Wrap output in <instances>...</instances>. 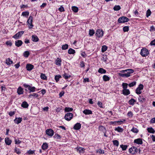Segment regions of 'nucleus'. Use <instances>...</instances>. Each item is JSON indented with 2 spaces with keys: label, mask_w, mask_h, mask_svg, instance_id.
Listing matches in <instances>:
<instances>
[{
  "label": "nucleus",
  "mask_w": 155,
  "mask_h": 155,
  "mask_svg": "<svg viewBox=\"0 0 155 155\" xmlns=\"http://www.w3.org/2000/svg\"><path fill=\"white\" fill-rule=\"evenodd\" d=\"M120 147L123 150H125L127 148V146L126 145H121Z\"/></svg>",
  "instance_id": "de8ad7c7"
},
{
  "label": "nucleus",
  "mask_w": 155,
  "mask_h": 155,
  "mask_svg": "<svg viewBox=\"0 0 155 155\" xmlns=\"http://www.w3.org/2000/svg\"><path fill=\"white\" fill-rule=\"evenodd\" d=\"M140 54L143 57H146L149 54L148 50L145 48H143L141 49L140 53Z\"/></svg>",
  "instance_id": "f03ea898"
},
{
  "label": "nucleus",
  "mask_w": 155,
  "mask_h": 155,
  "mask_svg": "<svg viewBox=\"0 0 155 155\" xmlns=\"http://www.w3.org/2000/svg\"><path fill=\"white\" fill-rule=\"evenodd\" d=\"M68 52L70 54H74L75 53V51L74 49L70 48L68 49Z\"/></svg>",
  "instance_id": "bb28decb"
},
{
  "label": "nucleus",
  "mask_w": 155,
  "mask_h": 155,
  "mask_svg": "<svg viewBox=\"0 0 155 155\" xmlns=\"http://www.w3.org/2000/svg\"><path fill=\"white\" fill-rule=\"evenodd\" d=\"M68 47V44L63 45L62 47V49L63 50H65L67 49Z\"/></svg>",
  "instance_id": "c03bdc74"
},
{
  "label": "nucleus",
  "mask_w": 155,
  "mask_h": 155,
  "mask_svg": "<svg viewBox=\"0 0 155 155\" xmlns=\"http://www.w3.org/2000/svg\"><path fill=\"white\" fill-rule=\"evenodd\" d=\"M139 101L140 102L142 103L145 101V99L143 98L142 97L139 96L138 97Z\"/></svg>",
  "instance_id": "79ce46f5"
},
{
  "label": "nucleus",
  "mask_w": 155,
  "mask_h": 155,
  "mask_svg": "<svg viewBox=\"0 0 155 155\" xmlns=\"http://www.w3.org/2000/svg\"><path fill=\"white\" fill-rule=\"evenodd\" d=\"M15 151L18 154H19L21 153L20 150L19 149L17 148V147L15 148Z\"/></svg>",
  "instance_id": "49530a36"
},
{
  "label": "nucleus",
  "mask_w": 155,
  "mask_h": 155,
  "mask_svg": "<svg viewBox=\"0 0 155 155\" xmlns=\"http://www.w3.org/2000/svg\"><path fill=\"white\" fill-rule=\"evenodd\" d=\"M28 104L26 101H24L21 104V107H28Z\"/></svg>",
  "instance_id": "a18cd8bd"
},
{
  "label": "nucleus",
  "mask_w": 155,
  "mask_h": 155,
  "mask_svg": "<svg viewBox=\"0 0 155 155\" xmlns=\"http://www.w3.org/2000/svg\"><path fill=\"white\" fill-rule=\"evenodd\" d=\"M107 57L106 55H103V57L102 58V60L103 61L105 62H107Z\"/></svg>",
  "instance_id": "8fccbe9b"
},
{
  "label": "nucleus",
  "mask_w": 155,
  "mask_h": 155,
  "mask_svg": "<svg viewBox=\"0 0 155 155\" xmlns=\"http://www.w3.org/2000/svg\"><path fill=\"white\" fill-rule=\"evenodd\" d=\"M8 46H12V43L10 41H7L5 43Z\"/></svg>",
  "instance_id": "bf43d9fd"
},
{
  "label": "nucleus",
  "mask_w": 155,
  "mask_h": 155,
  "mask_svg": "<svg viewBox=\"0 0 155 155\" xmlns=\"http://www.w3.org/2000/svg\"><path fill=\"white\" fill-rule=\"evenodd\" d=\"M83 113L85 114H92V111L89 110L85 109L83 111Z\"/></svg>",
  "instance_id": "412c9836"
},
{
  "label": "nucleus",
  "mask_w": 155,
  "mask_h": 155,
  "mask_svg": "<svg viewBox=\"0 0 155 155\" xmlns=\"http://www.w3.org/2000/svg\"><path fill=\"white\" fill-rule=\"evenodd\" d=\"M98 72L101 74H105L106 72V71L104 69L102 68H100L98 70Z\"/></svg>",
  "instance_id": "393cba45"
},
{
  "label": "nucleus",
  "mask_w": 155,
  "mask_h": 155,
  "mask_svg": "<svg viewBox=\"0 0 155 155\" xmlns=\"http://www.w3.org/2000/svg\"><path fill=\"white\" fill-rule=\"evenodd\" d=\"M81 128V124L79 123L76 124L74 126L73 128L76 130L80 129Z\"/></svg>",
  "instance_id": "dca6fc26"
},
{
  "label": "nucleus",
  "mask_w": 155,
  "mask_h": 155,
  "mask_svg": "<svg viewBox=\"0 0 155 155\" xmlns=\"http://www.w3.org/2000/svg\"><path fill=\"white\" fill-rule=\"evenodd\" d=\"M134 143L138 144H142L143 143V141L141 139L138 138L134 140Z\"/></svg>",
  "instance_id": "4468645a"
},
{
  "label": "nucleus",
  "mask_w": 155,
  "mask_h": 155,
  "mask_svg": "<svg viewBox=\"0 0 155 155\" xmlns=\"http://www.w3.org/2000/svg\"><path fill=\"white\" fill-rule=\"evenodd\" d=\"M24 33V31H19L13 36L12 37L15 39H18L22 36Z\"/></svg>",
  "instance_id": "6e6552de"
},
{
  "label": "nucleus",
  "mask_w": 155,
  "mask_h": 155,
  "mask_svg": "<svg viewBox=\"0 0 155 155\" xmlns=\"http://www.w3.org/2000/svg\"><path fill=\"white\" fill-rule=\"evenodd\" d=\"M89 31V35L90 36H92L94 34L95 31L93 29L90 30Z\"/></svg>",
  "instance_id": "a19ab883"
},
{
  "label": "nucleus",
  "mask_w": 155,
  "mask_h": 155,
  "mask_svg": "<svg viewBox=\"0 0 155 155\" xmlns=\"http://www.w3.org/2000/svg\"><path fill=\"white\" fill-rule=\"evenodd\" d=\"M35 89L36 88L35 87H31L29 90L30 93L35 92Z\"/></svg>",
  "instance_id": "603ef678"
},
{
  "label": "nucleus",
  "mask_w": 155,
  "mask_h": 155,
  "mask_svg": "<svg viewBox=\"0 0 155 155\" xmlns=\"http://www.w3.org/2000/svg\"><path fill=\"white\" fill-rule=\"evenodd\" d=\"M30 53L28 51H26L23 53V56L25 58H27L29 55Z\"/></svg>",
  "instance_id": "2f4dec72"
},
{
  "label": "nucleus",
  "mask_w": 155,
  "mask_h": 155,
  "mask_svg": "<svg viewBox=\"0 0 155 155\" xmlns=\"http://www.w3.org/2000/svg\"><path fill=\"white\" fill-rule=\"evenodd\" d=\"M22 120V118L21 117L17 118L16 117L15 119L14 120L15 122L18 124L20 123Z\"/></svg>",
  "instance_id": "a211bd4d"
},
{
  "label": "nucleus",
  "mask_w": 155,
  "mask_h": 155,
  "mask_svg": "<svg viewBox=\"0 0 155 155\" xmlns=\"http://www.w3.org/2000/svg\"><path fill=\"white\" fill-rule=\"evenodd\" d=\"M147 130L148 132L150 133L153 134L155 132V131L152 127L148 128L147 129Z\"/></svg>",
  "instance_id": "c85d7f7f"
},
{
  "label": "nucleus",
  "mask_w": 155,
  "mask_h": 155,
  "mask_svg": "<svg viewBox=\"0 0 155 155\" xmlns=\"http://www.w3.org/2000/svg\"><path fill=\"white\" fill-rule=\"evenodd\" d=\"M151 14V12L149 9H148L147 11L146 16L148 17L150 16Z\"/></svg>",
  "instance_id": "864d4df0"
},
{
  "label": "nucleus",
  "mask_w": 155,
  "mask_h": 155,
  "mask_svg": "<svg viewBox=\"0 0 155 155\" xmlns=\"http://www.w3.org/2000/svg\"><path fill=\"white\" fill-rule=\"evenodd\" d=\"M61 60L60 58H57L55 60V64L57 65L61 66Z\"/></svg>",
  "instance_id": "5701e85b"
},
{
  "label": "nucleus",
  "mask_w": 155,
  "mask_h": 155,
  "mask_svg": "<svg viewBox=\"0 0 155 155\" xmlns=\"http://www.w3.org/2000/svg\"><path fill=\"white\" fill-rule=\"evenodd\" d=\"M136 102V101L134 99L132 98L129 101V104L131 105H133L134 103H135Z\"/></svg>",
  "instance_id": "c756f323"
},
{
  "label": "nucleus",
  "mask_w": 155,
  "mask_h": 155,
  "mask_svg": "<svg viewBox=\"0 0 155 155\" xmlns=\"http://www.w3.org/2000/svg\"><path fill=\"white\" fill-rule=\"evenodd\" d=\"M54 137L55 138H56L58 139H60L61 138V136L58 134H55L54 136Z\"/></svg>",
  "instance_id": "13d9d810"
},
{
  "label": "nucleus",
  "mask_w": 155,
  "mask_h": 155,
  "mask_svg": "<svg viewBox=\"0 0 155 155\" xmlns=\"http://www.w3.org/2000/svg\"><path fill=\"white\" fill-rule=\"evenodd\" d=\"M23 86L25 87L28 88V90H29L30 89L31 87V86L30 85L26 84H24Z\"/></svg>",
  "instance_id": "6e6d98bb"
},
{
  "label": "nucleus",
  "mask_w": 155,
  "mask_h": 155,
  "mask_svg": "<svg viewBox=\"0 0 155 155\" xmlns=\"http://www.w3.org/2000/svg\"><path fill=\"white\" fill-rule=\"evenodd\" d=\"M73 115L72 113H68L66 114L64 116L65 119L67 121H70L73 117Z\"/></svg>",
  "instance_id": "423d86ee"
},
{
  "label": "nucleus",
  "mask_w": 155,
  "mask_h": 155,
  "mask_svg": "<svg viewBox=\"0 0 155 155\" xmlns=\"http://www.w3.org/2000/svg\"><path fill=\"white\" fill-rule=\"evenodd\" d=\"M76 149L77 151H78L80 153H83L84 152L85 149L84 148L77 147Z\"/></svg>",
  "instance_id": "6ab92c4d"
},
{
  "label": "nucleus",
  "mask_w": 155,
  "mask_h": 155,
  "mask_svg": "<svg viewBox=\"0 0 155 155\" xmlns=\"http://www.w3.org/2000/svg\"><path fill=\"white\" fill-rule=\"evenodd\" d=\"M99 129L103 133H105L106 132V130L105 128L102 126H100L99 127Z\"/></svg>",
  "instance_id": "cd10ccee"
},
{
  "label": "nucleus",
  "mask_w": 155,
  "mask_h": 155,
  "mask_svg": "<svg viewBox=\"0 0 155 155\" xmlns=\"http://www.w3.org/2000/svg\"><path fill=\"white\" fill-rule=\"evenodd\" d=\"M63 77L65 79H67L69 78L70 76V75H69L68 74L65 73L63 75Z\"/></svg>",
  "instance_id": "4d7b16f0"
},
{
  "label": "nucleus",
  "mask_w": 155,
  "mask_h": 155,
  "mask_svg": "<svg viewBox=\"0 0 155 155\" xmlns=\"http://www.w3.org/2000/svg\"><path fill=\"white\" fill-rule=\"evenodd\" d=\"M5 63L7 65H10L12 64L13 62L10 58H8L6 60Z\"/></svg>",
  "instance_id": "aec40b11"
},
{
  "label": "nucleus",
  "mask_w": 155,
  "mask_h": 155,
  "mask_svg": "<svg viewBox=\"0 0 155 155\" xmlns=\"http://www.w3.org/2000/svg\"><path fill=\"white\" fill-rule=\"evenodd\" d=\"M143 86L140 84L135 90V92L137 94H140L142 93V90L143 89Z\"/></svg>",
  "instance_id": "7ed1b4c3"
},
{
  "label": "nucleus",
  "mask_w": 155,
  "mask_h": 155,
  "mask_svg": "<svg viewBox=\"0 0 155 155\" xmlns=\"http://www.w3.org/2000/svg\"><path fill=\"white\" fill-rule=\"evenodd\" d=\"M15 143L16 144H19L21 143V141L19 140L15 139Z\"/></svg>",
  "instance_id": "69168bd1"
},
{
  "label": "nucleus",
  "mask_w": 155,
  "mask_h": 155,
  "mask_svg": "<svg viewBox=\"0 0 155 155\" xmlns=\"http://www.w3.org/2000/svg\"><path fill=\"white\" fill-rule=\"evenodd\" d=\"M48 144L46 143H44L41 146V148L43 150H45L48 148Z\"/></svg>",
  "instance_id": "b1692460"
},
{
  "label": "nucleus",
  "mask_w": 155,
  "mask_h": 155,
  "mask_svg": "<svg viewBox=\"0 0 155 155\" xmlns=\"http://www.w3.org/2000/svg\"><path fill=\"white\" fill-rule=\"evenodd\" d=\"M103 79L104 81H109L110 79V78L108 76L104 75L103 76Z\"/></svg>",
  "instance_id": "a878e982"
},
{
  "label": "nucleus",
  "mask_w": 155,
  "mask_h": 155,
  "mask_svg": "<svg viewBox=\"0 0 155 155\" xmlns=\"http://www.w3.org/2000/svg\"><path fill=\"white\" fill-rule=\"evenodd\" d=\"M72 11L75 13L78 12V8L76 6H73L72 7Z\"/></svg>",
  "instance_id": "7c9ffc66"
},
{
  "label": "nucleus",
  "mask_w": 155,
  "mask_h": 155,
  "mask_svg": "<svg viewBox=\"0 0 155 155\" xmlns=\"http://www.w3.org/2000/svg\"><path fill=\"white\" fill-rule=\"evenodd\" d=\"M40 77L43 80H46L47 78L45 75L42 73L41 74Z\"/></svg>",
  "instance_id": "ea45409f"
},
{
  "label": "nucleus",
  "mask_w": 155,
  "mask_h": 155,
  "mask_svg": "<svg viewBox=\"0 0 155 155\" xmlns=\"http://www.w3.org/2000/svg\"><path fill=\"white\" fill-rule=\"evenodd\" d=\"M34 67L33 65L30 64H27L26 66V68L28 71H31Z\"/></svg>",
  "instance_id": "9b49d317"
},
{
  "label": "nucleus",
  "mask_w": 155,
  "mask_h": 155,
  "mask_svg": "<svg viewBox=\"0 0 155 155\" xmlns=\"http://www.w3.org/2000/svg\"><path fill=\"white\" fill-rule=\"evenodd\" d=\"M150 31H155V28L153 25H152L150 27Z\"/></svg>",
  "instance_id": "e2e57ef3"
},
{
  "label": "nucleus",
  "mask_w": 155,
  "mask_h": 155,
  "mask_svg": "<svg viewBox=\"0 0 155 155\" xmlns=\"http://www.w3.org/2000/svg\"><path fill=\"white\" fill-rule=\"evenodd\" d=\"M134 70L131 69H129L121 71L118 74L121 77H128L130 76V74L134 72Z\"/></svg>",
  "instance_id": "f257e3e1"
},
{
  "label": "nucleus",
  "mask_w": 155,
  "mask_h": 155,
  "mask_svg": "<svg viewBox=\"0 0 155 155\" xmlns=\"http://www.w3.org/2000/svg\"><path fill=\"white\" fill-rule=\"evenodd\" d=\"M128 85V84L126 83H123L122 84V86L123 88V89H127Z\"/></svg>",
  "instance_id": "473e14b6"
},
{
  "label": "nucleus",
  "mask_w": 155,
  "mask_h": 155,
  "mask_svg": "<svg viewBox=\"0 0 155 155\" xmlns=\"http://www.w3.org/2000/svg\"><path fill=\"white\" fill-rule=\"evenodd\" d=\"M29 14V12H22L21 15L25 17H28Z\"/></svg>",
  "instance_id": "f704fd0d"
},
{
  "label": "nucleus",
  "mask_w": 155,
  "mask_h": 155,
  "mask_svg": "<svg viewBox=\"0 0 155 155\" xmlns=\"http://www.w3.org/2000/svg\"><path fill=\"white\" fill-rule=\"evenodd\" d=\"M107 49V46L105 45H103L102 46V48H101V51L102 52H104L106 51Z\"/></svg>",
  "instance_id": "4c0bfd02"
},
{
  "label": "nucleus",
  "mask_w": 155,
  "mask_h": 155,
  "mask_svg": "<svg viewBox=\"0 0 155 155\" xmlns=\"http://www.w3.org/2000/svg\"><path fill=\"white\" fill-rule=\"evenodd\" d=\"M124 120H123V121L120 120L117 121V125H120L123 123L124 121Z\"/></svg>",
  "instance_id": "338daca9"
},
{
  "label": "nucleus",
  "mask_w": 155,
  "mask_h": 155,
  "mask_svg": "<svg viewBox=\"0 0 155 155\" xmlns=\"http://www.w3.org/2000/svg\"><path fill=\"white\" fill-rule=\"evenodd\" d=\"M129 152L130 153L134 154L137 152V149L136 147H132L129 149Z\"/></svg>",
  "instance_id": "1a4fd4ad"
},
{
  "label": "nucleus",
  "mask_w": 155,
  "mask_h": 155,
  "mask_svg": "<svg viewBox=\"0 0 155 155\" xmlns=\"http://www.w3.org/2000/svg\"><path fill=\"white\" fill-rule=\"evenodd\" d=\"M150 44L151 45H155V39L151 42Z\"/></svg>",
  "instance_id": "774afa93"
},
{
  "label": "nucleus",
  "mask_w": 155,
  "mask_h": 155,
  "mask_svg": "<svg viewBox=\"0 0 155 155\" xmlns=\"http://www.w3.org/2000/svg\"><path fill=\"white\" fill-rule=\"evenodd\" d=\"M104 31L101 29L97 30L96 32V35L98 37H101L103 35Z\"/></svg>",
  "instance_id": "0eeeda50"
},
{
  "label": "nucleus",
  "mask_w": 155,
  "mask_h": 155,
  "mask_svg": "<svg viewBox=\"0 0 155 155\" xmlns=\"http://www.w3.org/2000/svg\"><path fill=\"white\" fill-rule=\"evenodd\" d=\"M5 142L7 145H9L11 144L12 140L8 138H5Z\"/></svg>",
  "instance_id": "4be33fe9"
},
{
  "label": "nucleus",
  "mask_w": 155,
  "mask_h": 155,
  "mask_svg": "<svg viewBox=\"0 0 155 155\" xmlns=\"http://www.w3.org/2000/svg\"><path fill=\"white\" fill-rule=\"evenodd\" d=\"M129 19L126 17L123 16L120 18L118 20V22L124 23L128 21Z\"/></svg>",
  "instance_id": "20e7f679"
},
{
  "label": "nucleus",
  "mask_w": 155,
  "mask_h": 155,
  "mask_svg": "<svg viewBox=\"0 0 155 155\" xmlns=\"http://www.w3.org/2000/svg\"><path fill=\"white\" fill-rule=\"evenodd\" d=\"M17 93L19 95H21L23 94L24 93L23 89L21 87H19L17 89Z\"/></svg>",
  "instance_id": "ddd939ff"
},
{
  "label": "nucleus",
  "mask_w": 155,
  "mask_h": 155,
  "mask_svg": "<svg viewBox=\"0 0 155 155\" xmlns=\"http://www.w3.org/2000/svg\"><path fill=\"white\" fill-rule=\"evenodd\" d=\"M136 84V81H133L128 84V86L130 87H132L135 85Z\"/></svg>",
  "instance_id": "58836bf2"
},
{
  "label": "nucleus",
  "mask_w": 155,
  "mask_h": 155,
  "mask_svg": "<svg viewBox=\"0 0 155 155\" xmlns=\"http://www.w3.org/2000/svg\"><path fill=\"white\" fill-rule=\"evenodd\" d=\"M122 94L125 96H127L130 94V92L128 89H123L122 90Z\"/></svg>",
  "instance_id": "f8f14e48"
},
{
  "label": "nucleus",
  "mask_w": 155,
  "mask_h": 155,
  "mask_svg": "<svg viewBox=\"0 0 155 155\" xmlns=\"http://www.w3.org/2000/svg\"><path fill=\"white\" fill-rule=\"evenodd\" d=\"M97 152L100 154H104V150L101 149L97 150Z\"/></svg>",
  "instance_id": "3c124183"
},
{
  "label": "nucleus",
  "mask_w": 155,
  "mask_h": 155,
  "mask_svg": "<svg viewBox=\"0 0 155 155\" xmlns=\"http://www.w3.org/2000/svg\"><path fill=\"white\" fill-rule=\"evenodd\" d=\"M23 44V42L21 40H18L15 41V45L17 47L21 46Z\"/></svg>",
  "instance_id": "2eb2a0df"
},
{
  "label": "nucleus",
  "mask_w": 155,
  "mask_h": 155,
  "mask_svg": "<svg viewBox=\"0 0 155 155\" xmlns=\"http://www.w3.org/2000/svg\"><path fill=\"white\" fill-rule=\"evenodd\" d=\"M46 133L48 136L51 137L53 135L54 132L53 130L50 129H48L46 130Z\"/></svg>",
  "instance_id": "9d476101"
},
{
  "label": "nucleus",
  "mask_w": 155,
  "mask_h": 155,
  "mask_svg": "<svg viewBox=\"0 0 155 155\" xmlns=\"http://www.w3.org/2000/svg\"><path fill=\"white\" fill-rule=\"evenodd\" d=\"M123 30L124 32H127L129 30V27L128 26H126L123 28Z\"/></svg>",
  "instance_id": "5fc2aeb1"
},
{
  "label": "nucleus",
  "mask_w": 155,
  "mask_h": 155,
  "mask_svg": "<svg viewBox=\"0 0 155 155\" xmlns=\"http://www.w3.org/2000/svg\"><path fill=\"white\" fill-rule=\"evenodd\" d=\"M31 96H33L35 97H37L38 96V95L36 93H34L32 94H31L29 95V97H31Z\"/></svg>",
  "instance_id": "09e8293b"
},
{
  "label": "nucleus",
  "mask_w": 155,
  "mask_h": 155,
  "mask_svg": "<svg viewBox=\"0 0 155 155\" xmlns=\"http://www.w3.org/2000/svg\"><path fill=\"white\" fill-rule=\"evenodd\" d=\"M64 110L65 112H68L72 111L73 110V108L70 107H65Z\"/></svg>",
  "instance_id": "e433bc0d"
},
{
  "label": "nucleus",
  "mask_w": 155,
  "mask_h": 155,
  "mask_svg": "<svg viewBox=\"0 0 155 155\" xmlns=\"http://www.w3.org/2000/svg\"><path fill=\"white\" fill-rule=\"evenodd\" d=\"M35 151V150H29L27 151V153L29 154H32L34 153Z\"/></svg>",
  "instance_id": "052dcab7"
},
{
  "label": "nucleus",
  "mask_w": 155,
  "mask_h": 155,
  "mask_svg": "<svg viewBox=\"0 0 155 155\" xmlns=\"http://www.w3.org/2000/svg\"><path fill=\"white\" fill-rule=\"evenodd\" d=\"M124 129L120 127H117V131L119 133H122L124 131Z\"/></svg>",
  "instance_id": "72a5a7b5"
},
{
  "label": "nucleus",
  "mask_w": 155,
  "mask_h": 155,
  "mask_svg": "<svg viewBox=\"0 0 155 155\" xmlns=\"http://www.w3.org/2000/svg\"><path fill=\"white\" fill-rule=\"evenodd\" d=\"M61 78V76L60 75H56L55 76L54 79L56 82H58L59 81V79Z\"/></svg>",
  "instance_id": "c9c22d12"
},
{
  "label": "nucleus",
  "mask_w": 155,
  "mask_h": 155,
  "mask_svg": "<svg viewBox=\"0 0 155 155\" xmlns=\"http://www.w3.org/2000/svg\"><path fill=\"white\" fill-rule=\"evenodd\" d=\"M58 10L60 11L61 12H63L64 11V7L62 6H61V7L59 8Z\"/></svg>",
  "instance_id": "0e129e2a"
},
{
  "label": "nucleus",
  "mask_w": 155,
  "mask_h": 155,
  "mask_svg": "<svg viewBox=\"0 0 155 155\" xmlns=\"http://www.w3.org/2000/svg\"><path fill=\"white\" fill-rule=\"evenodd\" d=\"M33 21V17L31 16H30L29 18L27 21V23L30 25L29 26V28L30 29H31L32 28L33 25L32 24V22Z\"/></svg>",
  "instance_id": "39448f33"
},
{
  "label": "nucleus",
  "mask_w": 155,
  "mask_h": 155,
  "mask_svg": "<svg viewBox=\"0 0 155 155\" xmlns=\"http://www.w3.org/2000/svg\"><path fill=\"white\" fill-rule=\"evenodd\" d=\"M15 113V111H11L9 112L8 114L10 116H12L14 115Z\"/></svg>",
  "instance_id": "680f3d73"
},
{
  "label": "nucleus",
  "mask_w": 155,
  "mask_h": 155,
  "mask_svg": "<svg viewBox=\"0 0 155 155\" xmlns=\"http://www.w3.org/2000/svg\"><path fill=\"white\" fill-rule=\"evenodd\" d=\"M32 40L33 41L37 42L39 41V38L35 35H33L32 36Z\"/></svg>",
  "instance_id": "f3484780"
},
{
  "label": "nucleus",
  "mask_w": 155,
  "mask_h": 155,
  "mask_svg": "<svg viewBox=\"0 0 155 155\" xmlns=\"http://www.w3.org/2000/svg\"><path fill=\"white\" fill-rule=\"evenodd\" d=\"M131 131L134 133H137L138 132V130L137 128H135L134 127H133L131 129Z\"/></svg>",
  "instance_id": "37998d69"
}]
</instances>
